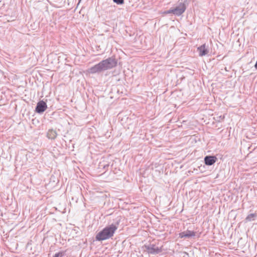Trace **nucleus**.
<instances>
[{
	"instance_id": "11",
	"label": "nucleus",
	"mask_w": 257,
	"mask_h": 257,
	"mask_svg": "<svg viewBox=\"0 0 257 257\" xmlns=\"http://www.w3.org/2000/svg\"><path fill=\"white\" fill-rule=\"evenodd\" d=\"M66 251H59L58 252L56 253L53 257H63L65 255Z\"/></svg>"
},
{
	"instance_id": "10",
	"label": "nucleus",
	"mask_w": 257,
	"mask_h": 257,
	"mask_svg": "<svg viewBox=\"0 0 257 257\" xmlns=\"http://www.w3.org/2000/svg\"><path fill=\"white\" fill-rule=\"evenodd\" d=\"M256 217L257 213H250L246 217V218H245V221L246 222L254 220Z\"/></svg>"
},
{
	"instance_id": "5",
	"label": "nucleus",
	"mask_w": 257,
	"mask_h": 257,
	"mask_svg": "<svg viewBox=\"0 0 257 257\" xmlns=\"http://www.w3.org/2000/svg\"><path fill=\"white\" fill-rule=\"evenodd\" d=\"M173 14L174 15L179 16L181 15L186 10V7L183 3H180L178 6L175 8H173Z\"/></svg>"
},
{
	"instance_id": "3",
	"label": "nucleus",
	"mask_w": 257,
	"mask_h": 257,
	"mask_svg": "<svg viewBox=\"0 0 257 257\" xmlns=\"http://www.w3.org/2000/svg\"><path fill=\"white\" fill-rule=\"evenodd\" d=\"M144 247L149 254H157L162 251V247L157 246L155 244H145Z\"/></svg>"
},
{
	"instance_id": "8",
	"label": "nucleus",
	"mask_w": 257,
	"mask_h": 257,
	"mask_svg": "<svg viewBox=\"0 0 257 257\" xmlns=\"http://www.w3.org/2000/svg\"><path fill=\"white\" fill-rule=\"evenodd\" d=\"M195 235V232L194 231H191L189 230H187L186 231L182 232L180 233L179 236L181 238H189L190 237H193Z\"/></svg>"
},
{
	"instance_id": "6",
	"label": "nucleus",
	"mask_w": 257,
	"mask_h": 257,
	"mask_svg": "<svg viewBox=\"0 0 257 257\" xmlns=\"http://www.w3.org/2000/svg\"><path fill=\"white\" fill-rule=\"evenodd\" d=\"M204 163L207 166H211L217 161L215 156L207 155L204 158Z\"/></svg>"
},
{
	"instance_id": "13",
	"label": "nucleus",
	"mask_w": 257,
	"mask_h": 257,
	"mask_svg": "<svg viewBox=\"0 0 257 257\" xmlns=\"http://www.w3.org/2000/svg\"><path fill=\"white\" fill-rule=\"evenodd\" d=\"M164 14H173V8H171L170 10L165 11L164 12Z\"/></svg>"
},
{
	"instance_id": "12",
	"label": "nucleus",
	"mask_w": 257,
	"mask_h": 257,
	"mask_svg": "<svg viewBox=\"0 0 257 257\" xmlns=\"http://www.w3.org/2000/svg\"><path fill=\"white\" fill-rule=\"evenodd\" d=\"M112 1L114 3L116 4L117 5H122L124 3V0H112Z\"/></svg>"
},
{
	"instance_id": "9",
	"label": "nucleus",
	"mask_w": 257,
	"mask_h": 257,
	"mask_svg": "<svg viewBox=\"0 0 257 257\" xmlns=\"http://www.w3.org/2000/svg\"><path fill=\"white\" fill-rule=\"evenodd\" d=\"M57 134L56 133V131L53 129L49 130L47 132V137L49 139H51V140L55 139L57 137Z\"/></svg>"
},
{
	"instance_id": "4",
	"label": "nucleus",
	"mask_w": 257,
	"mask_h": 257,
	"mask_svg": "<svg viewBox=\"0 0 257 257\" xmlns=\"http://www.w3.org/2000/svg\"><path fill=\"white\" fill-rule=\"evenodd\" d=\"M47 108V105L46 102L43 100H40L36 105L35 111L37 113L42 114L46 110Z\"/></svg>"
},
{
	"instance_id": "2",
	"label": "nucleus",
	"mask_w": 257,
	"mask_h": 257,
	"mask_svg": "<svg viewBox=\"0 0 257 257\" xmlns=\"http://www.w3.org/2000/svg\"><path fill=\"white\" fill-rule=\"evenodd\" d=\"M117 224H111L103 228L95 236V240L98 241L107 240L112 237L117 229Z\"/></svg>"
},
{
	"instance_id": "7",
	"label": "nucleus",
	"mask_w": 257,
	"mask_h": 257,
	"mask_svg": "<svg viewBox=\"0 0 257 257\" xmlns=\"http://www.w3.org/2000/svg\"><path fill=\"white\" fill-rule=\"evenodd\" d=\"M197 51L200 56H203L207 55L209 52L208 46L204 44L197 48Z\"/></svg>"
},
{
	"instance_id": "14",
	"label": "nucleus",
	"mask_w": 257,
	"mask_h": 257,
	"mask_svg": "<svg viewBox=\"0 0 257 257\" xmlns=\"http://www.w3.org/2000/svg\"><path fill=\"white\" fill-rule=\"evenodd\" d=\"M101 166H102L103 168L106 171L107 170V169L109 167V164H107L101 165Z\"/></svg>"
},
{
	"instance_id": "1",
	"label": "nucleus",
	"mask_w": 257,
	"mask_h": 257,
	"mask_svg": "<svg viewBox=\"0 0 257 257\" xmlns=\"http://www.w3.org/2000/svg\"><path fill=\"white\" fill-rule=\"evenodd\" d=\"M117 64V59L115 56H112L101 61L98 64L90 68L88 71L91 74L99 73L115 67Z\"/></svg>"
},
{
	"instance_id": "15",
	"label": "nucleus",
	"mask_w": 257,
	"mask_h": 257,
	"mask_svg": "<svg viewBox=\"0 0 257 257\" xmlns=\"http://www.w3.org/2000/svg\"><path fill=\"white\" fill-rule=\"evenodd\" d=\"M81 0H79V2Z\"/></svg>"
}]
</instances>
